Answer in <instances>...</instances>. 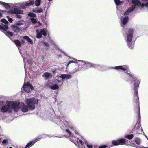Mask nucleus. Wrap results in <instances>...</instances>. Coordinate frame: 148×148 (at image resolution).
Listing matches in <instances>:
<instances>
[{
    "mask_svg": "<svg viewBox=\"0 0 148 148\" xmlns=\"http://www.w3.org/2000/svg\"><path fill=\"white\" fill-rule=\"evenodd\" d=\"M16 16L18 18L20 19L21 18V16L20 15H17Z\"/></svg>",
    "mask_w": 148,
    "mask_h": 148,
    "instance_id": "36",
    "label": "nucleus"
},
{
    "mask_svg": "<svg viewBox=\"0 0 148 148\" xmlns=\"http://www.w3.org/2000/svg\"><path fill=\"white\" fill-rule=\"evenodd\" d=\"M127 140L123 139H118L117 140H113L112 141V144L114 145H123L127 143Z\"/></svg>",
    "mask_w": 148,
    "mask_h": 148,
    "instance_id": "11",
    "label": "nucleus"
},
{
    "mask_svg": "<svg viewBox=\"0 0 148 148\" xmlns=\"http://www.w3.org/2000/svg\"><path fill=\"white\" fill-rule=\"evenodd\" d=\"M114 68L116 69L117 70H122L123 71H127V72L129 76L130 77L131 80H133L134 82V87H136L137 88H138L139 86V84L140 82V81L137 78L135 77L131 73L130 71H129V67L127 65L123 66H115Z\"/></svg>",
    "mask_w": 148,
    "mask_h": 148,
    "instance_id": "6",
    "label": "nucleus"
},
{
    "mask_svg": "<svg viewBox=\"0 0 148 148\" xmlns=\"http://www.w3.org/2000/svg\"><path fill=\"white\" fill-rule=\"evenodd\" d=\"M52 75L50 73L48 72H45L44 73L43 76L45 79H47L49 77H52Z\"/></svg>",
    "mask_w": 148,
    "mask_h": 148,
    "instance_id": "20",
    "label": "nucleus"
},
{
    "mask_svg": "<svg viewBox=\"0 0 148 148\" xmlns=\"http://www.w3.org/2000/svg\"><path fill=\"white\" fill-rule=\"evenodd\" d=\"M7 17L8 18V20L9 21V22L10 23H12V22L13 20V19H12V18H10L9 17V16H7Z\"/></svg>",
    "mask_w": 148,
    "mask_h": 148,
    "instance_id": "33",
    "label": "nucleus"
},
{
    "mask_svg": "<svg viewBox=\"0 0 148 148\" xmlns=\"http://www.w3.org/2000/svg\"><path fill=\"white\" fill-rule=\"evenodd\" d=\"M25 21H24L22 20L16 21V24L17 26H21L23 25Z\"/></svg>",
    "mask_w": 148,
    "mask_h": 148,
    "instance_id": "26",
    "label": "nucleus"
},
{
    "mask_svg": "<svg viewBox=\"0 0 148 148\" xmlns=\"http://www.w3.org/2000/svg\"><path fill=\"white\" fill-rule=\"evenodd\" d=\"M64 125L65 126V127L66 128H69L72 130H75V127L72 126L71 124L68 122H65L64 123Z\"/></svg>",
    "mask_w": 148,
    "mask_h": 148,
    "instance_id": "18",
    "label": "nucleus"
},
{
    "mask_svg": "<svg viewBox=\"0 0 148 148\" xmlns=\"http://www.w3.org/2000/svg\"><path fill=\"white\" fill-rule=\"evenodd\" d=\"M134 129L137 130V133L138 134H141L143 132V130L142 129L140 123H138L136 125Z\"/></svg>",
    "mask_w": 148,
    "mask_h": 148,
    "instance_id": "16",
    "label": "nucleus"
},
{
    "mask_svg": "<svg viewBox=\"0 0 148 148\" xmlns=\"http://www.w3.org/2000/svg\"><path fill=\"white\" fill-rule=\"evenodd\" d=\"M66 131L69 136L71 140L75 144V142H77L78 143H79L81 145H83L84 144L83 142L80 140H78V139L76 140L75 139V138L73 137V135L71 133V132L69 130H66Z\"/></svg>",
    "mask_w": 148,
    "mask_h": 148,
    "instance_id": "10",
    "label": "nucleus"
},
{
    "mask_svg": "<svg viewBox=\"0 0 148 148\" xmlns=\"http://www.w3.org/2000/svg\"><path fill=\"white\" fill-rule=\"evenodd\" d=\"M49 39L50 40V41L51 42H52V43H53V40H51L50 38H49Z\"/></svg>",
    "mask_w": 148,
    "mask_h": 148,
    "instance_id": "40",
    "label": "nucleus"
},
{
    "mask_svg": "<svg viewBox=\"0 0 148 148\" xmlns=\"http://www.w3.org/2000/svg\"><path fill=\"white\" fill-rule=\"evenodd\" d=\"M37 24L39 25H41V23L39 21H38L37 22Z\"/></svg>",
    "mask_w": 148,
    "mask_h": 148,
    "instance_id": "38",
    "label": "nucleus"
},
{
    "mask_svg": "<svg viewBox=\"0 0 148 148\" xmlns=\"http://www.w3.org/2000/svg\"><path fill=\"white\" fill-rule=\"evenodd\" d=\"M44 45L46 46H48V44L47 43H44Z\"/></svg>",
    "mask_w": 148,
    "mask_h": 148,
    "instance_id": "39",
    "label": "nucleus"
},
{
    "mask_svg": "<svg viewBox=\"0 0 148 148\" xmlns=\"http://www.w3.org/2000/svg\"><path fill=\"white\" fill-rule=\"evenodd\" d=\"M47 31V30L45 28L42 29L40 30V31H39L38 30H36L37 38H41L42 36L41 34L44 36L46 35Z\"/></svg>",
    "mask_w": 148,
    "mask_h": 148,
    "instance_id": "13",
    "label": "nucleus"
},
{
    "mask_svg": "<svg viewBox=\"0 0 148 148\" xmlns=\"http://www.w3.org/2000/svg\"><path fill=\"white\" fill-rule=\"evenodd\" d=\"M19 103V108L17 110V111L20 108L21 109V110L23 112H27L29 109L28 106L25 105L23 102L20 103L18 102H17Z\"/></svg>",
    "mask_w": 148,
    "mask_h": 148,
    "instance_id": "14",
    "label": "nucleus"
},
{
    "mask_svg": "<svg viewBox=\"0 0 148 148\" xmlns=\"http://www.w3.org/2000/svg\"><path fill=\"white\" fill-rule=\"evenodd\" d=\"M86 145L87 147L88 148H93L92 145H90V144H88L87 143H86Z\"/></svg>",
    "mask_w": 148,
    "mask_h": 148,
    "instance_id": "34",
    "label": "nucleus"
},
{
    "mask_svg": "<svg viewBox=\"0 0 148 148\" xmlns=\"http://www.w3.org/2000/svg\"><path fill=\"white\" fill-rule=\"evenodd\" d=\"M146 138L147 139V137L146 136Z\"/></svg>",
    "mask_w": 148,
    "mask_h": 148,
    "instance_id": "47",
    "label": "nucleus"
},
{
    "mask_svg": "<svg viewBox=\"0 0 148 148\" xmlns=\"http://www.w3.org/2000/svg\"><path fill=\"white\" fill-rule=\"evenodd\" d=\"M9 148H12V147H10Z\"/></svg>",
    "mask_w": 148,
    "mask_h": 148,
    "instance_id": "46",
    "label": "nucleus"
},
{
    "mask_svg": "<svg viewBox=\"0 0 148 148\" xmlns=\"http://www.w3.org/2000/svg\"><path fill=\"white\" fill-rule=\"evenodd\" d=\"M130 2H132L133 4L128 9L126 12L123 13V15L128 14L129 12L132 11L137 6H140L143 8L146 7L148 9V0H127Z\"/></svg>",
    "mask_w": 148,
    "mask_h": 148,
    "instance_id": "1",
    "label": "nucleus"
},
{
    "mask_svg": "<svg viewBox=\"0 0 148 148\" xmlns=\"http://www.w3.org/2000/svg\"><path fill=\"white\" fill-rule=\"evenodd\" d=\"M0 4L2 5L3 6L7 8L10 7L9 4V3L3 2L1 1Z\"/></svg>",
    "mask_w": 148,
    "mask_h": 148,
    "instance_id": "25",
    "label": "nucleus"
},
{
    "mask_svg": "<svg viewBox=\"0 0 148 148\" xmlns=\"http://www.w3.org/2000/svg\"><path fill=\"white\" fill-rule=\"evenodd\" d=\"M33 11L36 13H40L43 12V10L42 8L35 9L33 10Z\"/></svg>",
    "mask_w": 148,
    "mask_h": 148,
    "instance_id": "22",
    "label": "nucleus"
},
{
    "mask_svg": "<svg viewBox=\"0 0 148 148\" xmlns=\"http://www.w3.org/2000/svg\"><path fill=\"white\" fill-rule=\"evenodd\" d=\"M2 16V14L1 13H0V17H1Z\"/></svg>",
    "mask_w": 148,
    "mask_h": 148,
    "instance_id": "42",
    "label": "nucleus"
},
{
    "mask_svg": "<svg viewBox=\"0 0 148 148\" xmlns=\"http://www.w3.org/2000/svg\"><path fill=\"white\" fill-rule=\"evenodd\" d=\"M135 142L138 145L140 144L141 143L140 140L138 138L135 139Z\"/></svg>",
    "mask_w": 148,
    "mask_h": 148,
    "instance_id": "32",
    "label": "nucleus"
},
{
    "mask_svg": "<svg viewBox=\"0 0 148 148\" xmlns=\"http://www.w3.org/2000/svg\"><path fill=\"white\" fill-rule=\"evenodd\" d=\"M28 15L31 18L30 19L32 23H35L37 22L36 17L35 14L33 13H30Z\"/></svg>",
    "mask_w": 148,
    "mask_h": 148,
    "instance_id": "15",
    "label": "nucleus"
},
{
    "mask_svg": "<svg viewBox=\"0 0 148 148\" xmlns=\"http://www.w3.org/2000/svg\"><path fill=\"white\" fill-rule=\"evenodd\" d=\"M7 142V140L6 139H5L2 141V143L3 144H5V143H6Z\"/></svg>",
    "mask_w": 148,
    "mask_h": 148,
    "instance_id": "37",
    "label": "nucleus"
},
{
    "mask_svg": "<svg viewBox=\"0 0 148 148\" xmlns=\"http://www.w3.org/2000/svg\"><path fill=\"white\" fill-rule=\"evenodd\" d=\"M73 60L70 61L69 62L67 65V67L71 63H75V66H77L78 67L75 68L72 71L73 73L76 72L79 70L80 68L79 67L80 65L84 66H87L88 67H96V65L92 63L88 62H86L85 61L82 60H79L75 58H73Z\"/></svg>",
    "mask_w": 148,
    "mask_h": 148,
    "instance_id": "5",
    "label": "nucleus"
},
{
    "mask_svg": "<svg viewBox=\"0 0 148 148\" xmlns=\"http://www.w3.org/2000/svg\"><path fill=\"white\" fill-rule=\"evenodd\" d=\"M14 42L16 45L17 46V47H18V48L19 50V51H20V52L21 53V51L19 49V47L21 46V42L18 40H16L14 41Z\"/></svg>",
    "mask_w": 148,
    "mask_h": 148,
    "instance_id": "23",
    "label": "nucleus"
},
{
    "mask_svg": "<svg viewBox=\"0 0 148 148\" xmlns=\"http://www.w3.org/2000/svg\"><path fill=\"white\" fill-rule=\"evenodd\" d=\"M136 96L134 97V99H136V101L137 102H138V92L137 90L136 91V93H135Z\"/></svg>",
    "mask_w": 148,
    "mask_h": 148,
    "instance_id": "31",
    "label": "nucleus"
},
{
    "mask_svg": "<svg viewBox=\"0 0 148 148\" xmlns=\"http://www.w3.org/2000/svg\"><path fill=\"white\" fill-rule=\"evenodd\" d=\"M0 102V107L1 105ZM19 103L15 101H7V105H4L1 107L0 111L4 113L6 112H11L13 110L14 111H16L19 108Z\"/></svg>",
    "mask_w": 148,
    "mask_h": 148,
    "instance_id": "3",
    "label": "nucleus"
},
{
    "mask_svg": "<svg viewBox=\"0 0 148 148\" xmlns=\"http://www.w3.org/2000/svg\"><path fill=\"white\" fill-rule=\"evenodd\" d=\"M133 29H129L127 32L125 37V40L127 42V45L130 48H132L134 45L133 43L131 42L133 37Z\"/></svg>",
    "mask_w": 148,
    "mask_h": 148,
    "instance_id": "8",
    "label": "nucleus"
},
{
    "mask_svg": "<svg viewBox=\"0 0 148 148\" xmlns=\"http://www.w3.org/2000/svg\"><path fill=\"white\" fill-rule=\"evenodd\" d=\"M11 28L15 32H18L19 31L18 27L16 25H13L11 26Z\"/></svg>",
    "mask_w": 148,
    "mask_h": 148,
    "instance_id": "24",
    "label": "nucleus"
},
{
    "mask_svg": "<svg viewBox=\"0 0 148 148\" xmlns=\"http://www.w3.org/2000/svg\"><path fill=\"white\" fill-rule=\"evenodd\" d=\"M1 138H0V143H1Z\"/></svg>",
    "mask_w": 148,
    "mask_h": 148,
    "instance_id": "45",
    "label": "nucleus"
},
{
    "mask_svg": "<svg viewBox=\"0 0 148 148\" xmlns=\"http://www.w3.org/2000/svg\"><path fill=\"white\" fill-rule=\"evenodd\" d=\"M121 21L122 22L121 25L122 26H123L127 23L128 21V18L126 16H125L124 17H121Z\"/></svg>",
    "mask_w": 148,
    "mask_h": 148,
    "instance_id": "17",
    "label": "nucleus"
},
{
    "mask_svg": "<svg viewBox=\"0 0 148 148\" xmlns=\"http://www.w3.org/2000/svg\"><path fill=\"white\" fill-rule=\"evenodd\" d=\"M24 62V67L25 69V79L26 77L27 72H26V64H28L29 63L27 62V63L26 62L27 61L26 59L24 58H23ZM33 89V86L30 84V83L28 82H27L26 83L25 82H25L23 87L21 89V91H24L27 92H30L31 90H32Z\"/></svg>",
    "mask_w": 148,
    "mask_h": 148,
    "instance_id": "7",
    "label": "nucleus"
},
{
    "mask_svg": "<svg viewBox=\"0 0 148 148\" xmlns=\"http://www.w3.org/2000/svg\"><path fill=\"white\" fill-rule=\"evenodd\" d=\"M134 137L133 134L128 135H125V137L129 139H131Z\"/></svg>",
    "mask_w": 148,
    "mask_h": 148,
    "instance_id": "28",
    "label": "nucleus"
},
{
    "mask_svg": "<svg viewBox=\"0 0 148 148\" xmlns=\"http://www.w3.org/2000/svg\"><path fill=\"white\" fill-rule=\"evenodd\" d=\"M1 21L4 24H1V25H0V30L2 31H5L8 28V21L5 19L1 20Z\"/></svg>",
    "mask_w": 148,
    "mask_h": 148,
    "instance_id": "12",
    "label": "nucleus"
},
{
    "mask_svg": "<svg viewBox=\"0 0 148 148\" xmlns=\"http://www.w3.org/2000/svg\"><path fill=\"white\" fill-rule=\"evenodd\" d=\"M61 128H62V129H65V127H64V126H63V127H61Z\"/></svg>",
    "mask_w": 148,
    "mask_h": 148,
    "instance_id": "41",
    "label": "nucleus"
},
{
    "mask_svg": "<svg viewBox=\"0 0 148 148\" xmlns=\"http://www.w3.org/2000/svg\"><path fill=\"white\" fill-rule=\"evenodd\" d=\"M40 138H35L33 141H31L28 143L26 146L25 148L29 147L32 146L36 142L40 140Z\"/></svg>",
    "mask_w": 148,
    "mask_h": 148,
    "instance_id": "19",
    "label": "nucleus"
},
{
    "mask_svg": "<svg viewBox=\"0 0 148 148\" xmlns=\"http://www.w3.org/2000/svg\"><path fill=\"white\" fill-rule=\"evenodd\" d=\"M115 3L118 7V6L120 5L121 4L123 3L122 1H120V0H114Z\"/></svg>",
    "mask_w": 148,
    "mask_h": 148,
    "instance_id": "29",
    "label": "nucleus"
},
{
    "mask_svg": "<svg viewBox=\"0 0 148 148\" xmlns=\"http://www.w3.org/2000/svg\"><path fill=\"white\" fill-rule=\"evenodd\" d=\"M108 146L104 145L99 147V148H108Z\"/></svg>",
    "mask_w": 148,
    "mask_h": 148,
    "instance_id": "35",
    "label": "nucleus"
},
{
    "mask_svg": "<svg viewBox=\"0 0 148 148\" xmlns=\"http://www.w3.org/2000/svg\"><path fill=\"white\" fill-rule=\"evenodd\" d=\"M53 0H48V1H52Z\"/></svg>",
    "mask_w": 148,
    "mask_h": 148,
    "instance_id": "44",
    "label": "nucleus"
},
{
    "mask_svg": "<svg viewBox=\"0 0 148 148\" xmlns=\"http://www.w3.org/2000/svg\"><path fill=\"white\" fill-rule=\"evenodd\" d=\"M59 51H60V52L61 53V52H62V51L60 50V49H59Z\"/></svg>",
    "mask_w": 148,
    "mask_h": 148,
    "instance_id": "43",
    "label": "nucleus"
},
{
    "mask_svg": "<svg viewBox=\"0 0 148 148\" xmlns=\"http://www.w3.org/2000/svg\"><path fill=\"white\" fill-rule=\"evenodd\" d=\"M34 1L33 0H30L24 3H16V4L17 6H14V10H12L8 11V12L10 14H22L23 12L22 10L19 9L18 7H20L21 8L23 9L26 8V7L32 5L34 3Z\"/></svg>",
    "mask_w": 148,
    "mask_h": 148,
    "instance_id": "4",
    "label": "nucleus"
},
{
    "mask_svg": "<svg viewBox=\"0 0 148 148\" xmlns=\"http://www.w3.org/2000/svg\"><path fill=\"white\" fill-rule=\"evenodd\" d=\"M71 77V76L69 74H62L60 77L57 76L56 77L54 81L55 84H53L52 86L49 84L50 82H48L47 84L49 85L50 88L53 90H56L58 89L59 86H62V85L63 80L62 79H69Z\"/></svg>",
    "mask_w": 148,
    "mask_h": 148,
    "instance_id": "2",
    "label": "nucleus"
},
{
    "mask_svg": "<svg viewBox=\"0 0 148 148\" xmlns=\"http://www.w3.org/2000/svg\"><path fill=\"white\" fill-rule=\"evenodd\" d=\"M40 0H36L35 2V5L36 6H39L40 5Z\"/></svg>",
    "mask_w": 148,
    "mask_h": 148,
    "instance_id": "30",
    "label": "nucleus"
},
{
    "mask_svg": "<svg viewBox=\"0 0 148 148\" xmlns=\"http://www.w3.org/2000/svg\"><path fill=\"white\" fill-rule=\"evenodd\" d=\"M6 35L8 37L10 38L12 37L13 36V34L12 33L9 31H7L5 33Z\"/></svg>",
    "mask_w": 148,
    "mask_h": 148,
    "instance_id": "27",
    "label": "nucleus"
},
{
    "mask_svg": "<svg viewBox=\"0 0 148 148\" xmlns=\"http://www.w3.org/2000/svg\"><path fill=\"white\" fill-rule=\"evenodd\" d=\"M24 39L26 40L27 42L31 44L33 43L32 41L27 36H25L23 37Z\"/></svg>",
    "mask_w": 148,
    "mask_h": 148,
    "instance_id": "21",
    "label": "nucleus"
},
{
    "mask_svg": "<svg viewBox=\"0 0 148 148\" xmlns=\"http://www.w3.org/2000/svg\"><path fill=\"white\" fill-rule=\"evenodd\" d=\"M38 99L35 98H28L26 100L25 103L29 109L32 110L35 108V105L38 103Z\"/></svg>",
    "mask_w": 148,
    "mask_h": 148,
    "instance_id": "9",
    "label": "nucleus"
}]
</instances>
